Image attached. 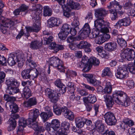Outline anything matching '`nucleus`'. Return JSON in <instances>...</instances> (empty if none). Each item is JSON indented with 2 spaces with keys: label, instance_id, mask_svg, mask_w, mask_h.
I'll return each instance as SVG.
<instances>
[{
  "label": "nucleus",
  "instance_id": "37998d69",
  "mask_svg": "<svg viewBox=\"0 0 135 135\" xmlns=\"http://www.w3.org/2000/svg\"><path fill=\"white\" fill-rule=\"evenodd\" d=\"M109 11L110 14V16L112 20H116L118 17L117 13L112 9L109 10Z\"/></svg>",
  "mask_w": 135,
  "mask_h": 135
},
{
  "label": "nucleus",
  "instance_id": "a19ab883",
  "mask_svg": "<svg viewBox=\"0 0 135 135\" xmlns=\"http://www.w3.org/2000/svg\"><path fill=\"white\" fill-rule=\"evenodd\" d=\"M99 30L97 28L96 30H94L90 34V37L91 38H96L99 36Z\"/></svg>",
  "mask_w": 135,
  "mask_h": 135
},
{
  "label": "nucleus",
  "instance_id": "7ed1b4c3",
  "mask_svg": "<svg viewBox=\"0 0 135 135\" xmlns=\"http://www.w3.org/2000/svg\"><path fill=\"white\" fill-rule=\"evenodd\" d=\"M6 83L8 86L6 90L7 93L13 95L19 92L18 88L19 84L16 80L11 79L7 80Z\"/></svg>",
  "mask_w": 135,
  "mask_h": 135
},
{
  "label": "nucleus",
  "instance_id": "6ab92c4d",
  "mask_svg": "<svg viewBox=\"0 0 135 135\" xmlns=\"http://www.w3.org/2000/svg\"><path fill=\"white\" fill-rule=\"evenodd\" d=\"M105 49L109 51H113L117 48V44L114 42H109L106 44L104 46Z\"/></svg>",
  "mask_w": 135,
  "mask_h": 135
},
{
  "label": "nucleus",
  "instance_id": "9b49d317",
  "mask_svg": "<svg viewBox=\"0 0 135 135\" xmlns=\"http://www.w3.org/2000/svg\"><path fill=\"white\" fill-rule=\"evenodd\" d=\"M95 16L98 18L97 20L100 21L103 20V17L108 13V11L102 8L95 9Z\"/></svg>",
  "mask_w": 135,
  "mask_h": 135
},
{
  "label": "nucleus",
  "instance_id": "6e6d98bb",
  "mask_svg": "<svg viewBox=\"0 0 135 135\" xmlns=\"http://www.w3.org/2000/svg\"><path fill=\"white\" fill-rule=\"evenodd\" d=\"M66 107L60 108L59 109L55 111L54 112L57 115H60L61 114V113H62L63 115L64 111L63 110H65Z\"/></svg>",
  "mask_w": 135,
  "mask_h": 135
},
{
  "label": "nucleus",
  "instance_id": "39448f33",
  "mask_svg": "<svg viewBox=\"0 0 135 135\" xmlns=\"http://www.w3.org/2000/svg\"><path fill=\"white\" fill-rule=\"evenodd\" d=\"M17 20L16 21H13L8 19L5 21L2 20V24L1 26V32L4 34L6 33L9 28L17 23Z\"/></svg>",
  "mask_w": 135,
  "mask_h": 135
},
{
  "label": "nucleus",
  "instance_id": "bb28decb",
  "mask_svg": "<svg viewBox=\"0 0 135 135\" xmlns=\"http://www.w3.org/2000/svg\"><path fill=\"white\" fill-rule=\"evenodd\" d=\"M38 12H36L35 11H33L31 16L32 17V20L33 22H40V17L39 14H40Z\"/></svg>",
  "mask_w": 135,
  "mask_h": 135
},
{
  "label": "nucleus",
  "instance_id": "e433bc0d",
  "mask_svg": "<svg viewBox=\"0 0 135 135\" xmlns=\"http://www.w3.org/2000/svg\"><path fill=\"white\" fill-rule=\"evenodd\" d=\"M48 94L51 102L53 103H56L57 102L58 98L56 96L55 94L51 93L50 94L49 93Z\"/></svg>",
  "mask_w": 135,
  "mask_h": 135
},
{
  "label": "nucleus",
  "instance_id": "f704fd0d",
  "mask_svg": "<svg viewBox=\"0 0 135 135\" xmlns=\"http://www.w3.org/2000/svg\"><path fill=\"white\" fill-rule=\"evenodd\" d=\"M33 11H35L36 12H38L41 13L42 8L41 6L39 4H33L32 6Z\"/></svg>",
  "mask_w": 135,
  "mask_h": 135
},
{
  "label": "nucleus",
  "instance_id": "49530a36",
  "mask_svg": "<svg viewBox=\"0 0 135 135\" xmlns=\"http://www.w3.org/2000/svg\"><path fill=\"white\" fill-rule=\"evenodd\" d=\"M3 98L4 99L8 102H13L16 100V98L13 97H10L8 94L5 95H4Z\"/></svg>",
  "mask_w": 135,
  "mask_h": 135
},
{
  "label": "nucleus",
  "instance_id": "c03bdc74",
  "mask_svg": "<svg viewBox=\"0 0 135 135\" xmlns=\"http://www.w3.org/2000/svg\"><path fill=\"white\" fill-rule=\"evenodd\" d=\"M111 74L110 70L109 68L106 67L104 68L102 74V76L104 77L106 76H109Z\"/></svg>",
  "mask_w": 135,
  "mask_h": 135
},
{
  "label": "nucleus",
  "instance_id": "603ef678",
  "mask_svg": "<svg viewBox=\"0 0 135 135\" xmlns=\"http://www.w3.org/2000/svg\"><path fill=\"white\" fill-rule=\"evenodd\" d=\"M40 115L44 122H45L49 119L48 114L45 112H41L40 114Z\"/></svg>",
  "mask_w": 135,
  "mask_h": 135
},
{
  "label": "nucleus",
  "instance_id": "774afa93",
  "mask_svg": "<svg viewBox=\"0 0 135 135\" xmlns=\"http://www.w3.org/2000/svg\"><path fill=\"white\" fill-rule=\"evenodd\" d=\"M127 85L130 88H132L134 87V83L133 81L130 80L127 82Z\"/></svg>",
  "mask_w": 135,
  "mask_h": 135
},
{
  "label": "nucleus",
  "instance_id": "f257e3e1",
  "mask_svg": "<svg viewBox=\"0 0 135 135\" xmlns=\"http://www.w3.org/2000/svg\"><path fill=\"white\" fill-rule=\"evenodd\" d=\"M39 114L38 110L34 109L29 113V118L28 119V124L31 128L35 131L34 135H38L39 132H43L45 130L43 127L39 126L36 120Z\"/></svg>",
  "mask_w": 135,
  "mask_h": 135
},
{
  "label": "nucleus",
  "instance_id": "79ce46f5",
  "mask_svg": "<svg viewBox=\"0 0 135 135\" xmlns=\"http://www.w3.org/2000/svg\"><path fill=\"white\" fill-rule=\"evenodd\" d=\"M105 40L103 37L99 36L96 37L95 41L96 44L100 45L104 43Z\"/></svg>",
  "mask_w": 135,
  "mask_h": 135
},
{
  "label": "nucleus",
  "instance_id": "7c9ffc66",
  "mask_svg": "<svg viewBox=\"0 0 135 135\" xmlns=\"http://www.w3.org/2000/svg\"><path fill=\"white\" fill-rule=\"evenodd\" d=\"M10 110L12 113H16L19 110L18 105L15 103H13L9 105Z\"/></svg>",
  "mask_w": 135,
  "mask_h": 135
},
{
  "label": "nucleus",
  "instance_id": "bf43d9fd",
  "mask_svg": "<svg viewBox=\"0 0 135 135\" xmlns=\"http://www.w3.org/2000/svg\"><path fill=\"white\" fill-rule=\"evenodd\" d=\"M91 65L90 63L85 65L84 66L82 71L84 72H87L88 71L91 69Z\"/></svg>",
  "mask_w": 135,
  "mask_h": 135
},
{
  "label": "nucleus",
  "instance_id": "2eb2a0df",
  "mask_svg": "<svg viewBox=\"0 0 135 135\" xmlns=\"http://www.w3.org/2000/svg\"><path fill=\"white\" fill-rule=\"evenodd\" d=\"M104 97L107 107L109 108H111L114 104L112 97L109 94H106L104 95Z\"/></svg>",
  "mask_w": 135,
  "mask_h": 135
},
{
  "label": "nucleus",
  "instance_id": "f8f14e48",
  "mask_svg": "<svg viewBox=\"0 0 135 135\" xmlns=\"http://www.w3.org/2000/svg\"><path fill=\"white\" fill-rule=\"evenodd\" d=\"M40 23L39 22H34L32 27H26V31L27 32V34L26 33L25 34L27 37H28L30 34L29 32H30L38 31L40 30L39 26Z\"/></svg>",
  "mask_w": 135,
  "mask_h": 135
},
{
  "label": "nucleus",
  "instance_id": "0eeeda50",
  "mask_svg": "<svg viewBox=\"0 0 135 135\" xmlns=\"http://www.w3.org/2000/svg\"><path fill=\"white\" fill-rule=\"evenodd\" d=\"M104 117L106 122L108 125H114L117 122V120L114 114L110 112L106 113L104 115Z\"/></svg>",
  "mask_w": 135,
  "mask_h": 135
},
{
  "label": "nucleus",
  "instance_id": "5701e85b",
  "mask_svg": "<svg viewBox=\"0 0 135 135\" xmlns=\"http://www.w3.org/2000/svg\"><path fill=\"white\" fill-rule=\"evenodd\" d=\"M32 69H30L24 70L22 71L21 75L22 78L24 79H30L31 77L30 72Z\"/></svg>",
  "mask_w": 135,
  "mask_h": 135
},
{
  "label": "nucleus",
  "instance_id": "2f4dec72",
  "mask_svg": "<svg viewBox=\"0 0 135 135\" xmlns=\"http://www.w3.org/2000/svg\"><path fill=\"white\" fill-rule=\"evenodd\" d=\"M16 61H19L23 60L24 57V54L21 52H17L13 53Z\"/></svg>",
  "mask_w": 135,
  "mask_h": 135
},
{
  "label": "nucleus",
  "instance_id": "13d9d810",
  "mask_svg": "<svg viewBox=\"0 0 135 135\" xmlns=\"http://www.w3.org/2000/svg\"><path fill=\"white\" fill-rule=\"evenodd\" d=\"M133 4L130 1H128L124 5V8L125 9H128L131 8L133 6Z\"/></svg>",
  "mask_w": 135,
  "mask_h": 135
},
{
  "label": "nucleus",
  "instance_id": "393cba45",
  "mask_svg": "<svg viewBox=\"0 0 135 135\" xmlns=\"http://www.w3.org/2000/svg\"><path fill=\"white\" fill-rule=\"evenodd\" d=\"M42 44L37 40L32 41L30 44V47L32 49H37L40 47Z\"/></svg>",
  "mask_w": 135,
  "mask_h": 135
},
{
  "label": "nucleus",
  "instance_id": "20e7f679",
  "mask_svg": "<svg viewBox=\"0 0 135 135\" xmlns=\"http://www.w3.org/2000/svg\"><path fill=\"white\" fill-rule=\"evenodd\" d=\"M120 56L122 58L129 61L132 60L135 57V51L132 49L124 48L121 51Z\"/></svg>",
  "mask_w": 135,
  "mask_h": 135
},
{
  "label": "nucleus",
  "instance_id": "473e14b6",
  "mask_svg": "<svg viewBox=\"0 0 135 135\" xmlns=\"http://www.w3.org/2000/svg\"><path fill=\"white\" fill-rule=\"evenodd\" d=\"M112 88L110 83L107 82L106 83L105 87L104 89V92L105 93L109 94L111 93Z\"/></svg>",
  "mask_w": 135,
  "mask_h": 135
},
{
  "label": "nucleus",
  "instance_id": "ea45409f",
  "mask_svg": "<svg viewBox=\"0 0 135 135\" xmlns=\"http://www.w3.org/2000/svg\"><path fill=\"white\" fill-rule=\"evenodd\" d=\"M61 126L63 128L61 129L60 128V129H62V131H64L63 130L66 131H68L70 127V124L69 122L64 121L62 123Z\"/></svg>",
  "mask_w": 135,
  "mask_h": 135
},
{
  "label": "nucleus",
  "instance_id": "dca6fc26",
  "mask_svg": "<svg viewBox=\"0 0 135 135\" xmlns=\"http://www.w3.org/2000/svg\"><path fill=\"white\" fill-rule=\"evenodd\" d=\"M92 129H96L99 132L102 133L104 131L105 127L104 125L99 121H97L94 126H92Z\"/></svg>",
  "mask_w": 135,
  "mask_h": 135
},
{
  "label": "nucleus",
  "instance_id": "c756f323",
  "mask_svg": "<svg viewBox=\"0 0 135 135\" xmlns=\"http://www.w3.org/2000/svg\"><path fill=\"white\" fill-rule=\"evenodd\" d=\"M16 61L14 54L13 53L10 54L7 60V62L8 64L11 66H12L16 64Z\"/></svg>",
  "mask_w": 135,
  "mask_h": 135
},
{
  "label": "nucleus",
  "instance_id": "5fc2aeb1",
  "mask_svg": "<svg viewBox=\"0 0 135 135\" xmlns=\"http://www.w3.org/2000/svg\"><path fill=\"white\" fill-rule=\"evenodd\" d=\"M127 68L131 73L133 74H135V67L132 64H128Z\"/></svg>",
  "mask_w": 135,
  "mask_h": 135
},
{
  "label": "nucleus",
  "instance_id": "a18cd8bd",
  "mask_svg": "<svg viewBox=\"0 0 135 135\" xmlns=\"http://www.w3.org/2000/svg\"><path fill=\"white\" fill-rule=\"evenodd\" d=\"M70 25L67 24H65L62 27L61 30L69 33L70 31Z\"/></svg>",
  "mask_w": 135,
  "mask_h": 135
},
{
  "label": "nucleus",
  "instance_id": "a211bd4d",
  "mask_svg": "<svg viewBox=\"0 0 135 135\" xmlns=\"http://www.w3.org/2000/svg\"><path fill=\"white\" fill-rule=\"evenodd\" d=\"M83 100L85 103L88 102L89 103L93 104L97 101V98L95 95L90 94L87 97L83 98Z\"/></svg>",
  "mask_w": 135,
  "mask_h": 135
},
{
  "label": "nucleus",
  "instance_id": "c85d7f7f",
  "mask_svg": "<svg viewBox=\"0 0 135 135\" xmlns=\"http://www.w3.org/2000/svg\"><path fill=\"white\" fill-rule=\"evenodd\" d=\"M75 45L78 48L80 49H84L91 46L89 43L84 40L81 41L79 44Z\"/></svg>",
  "mask_w": 135,
  "mask_h": 135
},
{
  "label": "nucleus",
  "instance_id": "423d86ee",
  "mask_svg": "<svg viewBox=\"0 0 135 135\" xmlns=\"http://www.w3.org/2000/svg\"><path fill=\"white\" fill-rule=\"evenodd\" d=\"M107 24V22H105L104 20H96L94 21V26L96 28L102 32L106 33L109 32L108 29L106 26Z\"/></svg>",
  "mask_w": 135,
  "mask_h": 135
},
{
  "label": "nucleus",
  "instance_id": "de8ad7c7",
  "mask_svg": "<svg viewBox=\"0 0 135 135\" xmlns=\"http://www.w3.org/2000/svg\"><path fill=\"white\" fill-rule=\"evenodd\" d=\"M28 6L25 4H22L19 8L21 12H23L24 13V15L26 14L28 12Z\"/></svg>",
  "mask_w": 135,
  "mask_h": 135
},
{
  "label": "nucleus",
  "instance_id": "1a4fd4ad",
  "mask_svg": "<svg viewBox=\"0 0 135 135\" xmlns=\"http://www.w3.org/2000/svg\"><path fill=\"white\" fill-rule=\"evenodd\" d=\"M90 32V29L89 25L86 23L84 25L82 32L79 35V37L81 40H83L88 36Z\"/></svg>",
  "mask_w": 135,
  "mask_h": 135
},
{
  "label": "nucleus",
  "instance_id": "b1692460",
  "mask_svg": "<svg viewBox=\"0 0 135 135\" xmlns=\"http://www.w3.org/2000/svg\"><path fill=\"white\" fill-rule=\"evenodd\" d=\"M51 9L48 6H45L43 7L42 15L45 17L51 16L52 14Z\"/></svg>",
  "mask_w": 135,
  "mask_h": 135
},
{
  "label": "nucleus",
  "instance_id": "052dcab7",
  "mask_svg": "<svg viewBox=\"0 0 135 135\" xmlns=\"http://www.w3.org/2000/svg\"><path fill=\"white\" fill-rule=\"evenodd\" d=\"M57 45L54 42L51 43L50 45L49 48L50 49L54 50V52L55 53V51L56 50V49L57 48Z\"/></svg>",
  "mask_w": 135,
  "mask_h": 135
},
{
  "label": "nucleus",
  "instance_id": "338daca9",
  "mask_svg": "<svg viewBox=\"0 0 135 135\" xmlns=\"http://www.w3.org/2000/svg\"><path fill=\"white\" fill-rule=\"evenodd\" d=\"M81 61L85 65L90 64L89 59L87 57L85 56H84L82 58V60Z\"/></svg>",
  "mask_w": 135,
  "mask_h": 135
},
{
  "label": "nucleus",
  "instance_id": "4c0bfd02",
  "mask_svg": "<svg viewBox=\"0 0 135 135\" xmlns=\"http://www.w3.org/2000/svg\"><path fill=\"white\" fill-rule=\"evenodd\" d=\"M90 63L91 64L92 66V64L94 65H99L100 62L99 60L95 57H91L89 59Z\"/></svg>",
  "mask_w": 135,
  "mask_h": 135
},
{
  "label": "nucleus",
  "instance_id": "a878e982",
  "mask_svg": "<svg viewBox=\"0 0 135 135\" xmlns=\"http://www.w3.org/2000/svg\"><path fill=\"white\" fill-rule=\"evenodd\" d=\"M38 12H36L35 11H33L31 16L32 17V20L33 22H40V17L39 14H40Z\"/></svg>",
  "mask_w": 135,
  "mask_h": 135
},
{
  "label": "nucleus",
  "instance_id": "8fccbe9b",
  "mask_svg": "<svg viewBox=\"0 0 135 135\" xmlns=\"http://www.w3.org/2000/svg\"><path fill=\"white\" fill-rule=\"evenodd\" d=\"M81 40L79 37V35L77 37H74L73 36H70L67 39V41L69 43L71 42L74 41L79 40Z\"/></svg>",
  "mask_w": 135,
  "mask_h": 135
},
{
  "label": "nucleus",
  "instance_id": "f3484780",
  "mask_svg": "<svg viewBox=\"0 0 135 135\" xmlns=\"http://www.w3.org/2000/svg\"><path fill=\"white\" fill-rule=\"evenodd\" d=\"M63 115L66 118L70 120H73L74 119V113L71 110H69L66 107L65 110H63Z\"/></svg>",
  "mask_w": 135,
  "mask_h": 135
},
{
  "label": "nucleus",
  "instance_id": "aec40b11",
  "mask_svg": "<svg viewBox=\"0 0 135 135\" xmlns=\"http://www.w3.org/2000/svg\"><path fill=\"white\" fill-rule=\"evenodd\" d=\"M49 60L50 65L54 67H56L61 61L58 57L55 56L51 57Z\"/></svg>",
  "mask_w": 135,
  "mask_h": 135
},
{
  "label": "nucleus",
  "instance_id": "4d7b16f0",
  "mask_svg": "<svg viewBox=\"0 0 135 135\" xmlns=\"http://www.w3.org/2000/svg\"><path fill=\"white\" fill-rule=\"evenodd\" d=\"M7 60L6 58L3 56L0 55V64L3 65H6Z\"/></svg>",
  "mask_w": 135,
  "mask_h": 135
},
{
  "label": "nucleus",
  "instance_id": "864d4df0",
  "mask_svg": "<svg viewBox=\"0 0 135 135\" xmlns=\"http://www.w3.org/2000/svg\"><path fill=\"white\" fill-rule=\"evenodd\" d=\"M27 61L30 63V65H32L35 66V63L32 60V56L30 54H27Z\"/></svg>",
  "mask_w": 135,
  "mask_h": 135
},
{
  "label": "nucleus",
  "instance_id": "0e129e2a",
  "mask_svg": "<svg viewBox=\"0 0 135 135\" xmlns=\"http://www.w3.org/2000/svg\"><path fill=\"white\" fill-rule=\"evenodd\" d=\"M123 19L124 26H127L129 25L131 23V21L129 18H125Z\"/></svg>",
  "mask_w": 135,
  "mask_h": 135
},
{
  "label": "nucleus",
  "instance_id": "412c9836",
  "mask_svg": "<svg viewBox=\"0 0 135 135\" xmlns=\"http://www.w3.org/2000/svg\"><path fill=\"white\" fill-rule=\"evenodd\" d=\"M45 129L51 135H54L55 132H57V133L59 131L56 128L55 129V128L51 127L50 123L47 122L45 123Z\"/></svg>",
  "mask_w": 135,
  "mask_h": 135
},
{
  "label": "nucleus",
  "instance_id": "69168bd1",
  "mask_svg": "<svg viewBox=\"0 0 135 135\" xmlns=\"http://www.w3.org/2000/svg\"><path fill=\"white\" fill-rule=\"evenodd\" d=\"M70 7L73 9L78 10L80 8L81 6L79 3L74 2V4H73Z\"/></svg>",
  "mask_w": 135,
  "mask_h": 135
},
{
  "label": "nucleus",
  "instance_id": "ddd939ff",
  "mask_svg": "<svg viewBox=\"0 0 135 135\" xmlns=\"http://www.w3.org/2000/svg\"><path fill=\"white\" fill-rule=\"evenodd\" d=\"M47 25L49 27H52L55 26H57L60 24L59 19L54 17H51L47 20Z\"/></svg>",
  "mask_w": 135,
  "mask_h": 135
},
{
  "label": "nucleus",
  "instance_id": "4be33fe9",
  "mask_svg": "<svg viewBox=\"0 0 135 135\" xmlns=\"http://www.w3.org/2000/svg\"><path fill=\"white\" fill-rule=\"evenodd\" d=\"M37 103L36 98L33 97L30 98L28 102H24L23 105L25 107H28L36 105Z\"/></svg>",
  "mask_w": 135,
  "mask_h": 135
},
{
  "label": "nucleus",
  "instance_id": "f03ea898",
  "mask_svg": "<svg viewBox=\"0 0 135 135\" xmlns=\"http://www.w3.org/2000/svg\"><path fill=\"white\" fill-rule=\"evenodd\" d=\"M113 96L115 102L119 105L125 107L130 105L131 103L130 98L127 97L126 94L123 91L114 92Z\"/></svg>",
  "mask_w": 135,
  "mask_h": 135
},
{
  "label": "nucleus",
  "instance_id": "c9c22d12",
  "mask_svg": "<svg viewBox=\"0 0 135 135\" xmlns=\"http://www.w3.org/2000/svg\"><path fill=\"white\" fill-rule=\"evenodd\" d=\"M117 41L118 44L121 47H123V49L125 48L127 45V42L124 39L118 38L117 39Z\"/></svg>",
  "mask_w": 135,
  "mask_h": 135
},
{
  "label": "nucleus",
  "instance_id": "cd10ccee",
  "mask_svg": "<svg viewBox=\"0 0 135 135\" xmlns=\"http://www.w3.org/2000/svg\"><path fill=\"white\" fill-rule=\"evenodd\" d=\"M50 125L51 127L55 128V129L56 128L59 131L61 129L60 127V122L57 119H53Z\"/></svg>",
  "mask_w": 135,
  "mask_h": 135
},
{
  "label": "nucleus",
  "instance_id": "4468645a",
  "mask_svg": "<svg viewBox=\"0 0 135 135\" xmlns=\"http://www.w3.org/2000/svg\"><path fill=\"white\" fill-rule=\"evenodd\" d=\"M44 36V43L45 44H48L51 42L53 39V37L51 35V33L46 31H44L43 32Z\"/></svg>",
  "mask_w": 135,
  "mask_h": 135
},
{
  "label": "nucleus",
  "instance_id": "09e8293b",
  "mask_svg": "<svg viewBox=\"0 0 135 135\" xmlns=\"http://www.w3.org/2000/svg\"><path fill=\"white\" fill-rule=\"evenodd\" d=\"M59 64L56 67H57L58 70L60 72H64L65 68L64 66L63 62L61 61Z\"/></svg>",
  "mask_w": 135,
  "mask_h": 135
},
{
  "label": "nucleus",
  "instance_id": "9d476101",
  "mask_svg": "<svg viewBox=\"0 0 135 135\" xmlns=\"http://www.w3.org/2000/svg\"><path fill=\"white\" fill-rule=\"evenodd\" d=\"M82 75L84 77L87 78V80L88 82L95 86H98L101 84L100 81L96 80L95 78L94 75L83 74Z\"/></svg>",
  "mask_w": 135,
  "mask_h": 135
},
{
  "label": "nucleus",
  "instance_id": "72a5a7b5",
  "mask_svg": "<svg viewBox=\"0 0 135 135\" xmlns=\"http://www.w3.org/2000/svg\"><path fill=\"white\" fill-rule=\"evenodd\" d=\"M24 97L27 99L31 96V91L28 87H25L23 89Z\"/></svg>",
  "mask_w": 135,
  "mask_h": 135
},
{
  "label": "nucleus",
  "instance_id": "3c124183",
  "mask_svg": "<svg viewBox=\"0 0 135 135\" xmlns=\"http://www.w3.org/2000/svg\"><path fill=\"white\" fill-rule=\"evenodd\" d=\"M27 124L26 120L24 118H21L19 121V126L23 128L26 126Z\"/></svg>",
  "mask_w": 135,
  "mask_h": 135
},
{
  "label": "nucleus",
  "instance_id": "e2e57ef3",
  "mask_svg": "<svg viewBox=\"0 0 135 135\" xmlns=\"http://www.w3.org/2000/svg\"><path fill=\"white\" fill-rule=\"evenodd\" d=\"M123 25L124 26V24L123 19H122L119 20L114 26L115 27V28H117L118 27L120 28Z\"/></svg>",
  "mask_w": 135,
  "mask_h": 135
},
{
  "label": "nucleus",
  "instance_id": "58836bf2",
  "mask_svg": "<svg viewBox=\"0 0 135 135\" xmlns=\"http://www.w3.org/2000/svg\"><path fill=\"white\" fill-rule=\"evenodd\" d=\"M69 34V33L65 32L63 30H61V31L58 34V36L61 39L64 40L67 37Z\"/></svg>",
  "mask_w": 135,
  "mask_h": 135
},
{
  "label": "nucleus",
  "instance_id": "6e6552de",
  "mask_svg": "<svg viewBox=\"0 0 135 135\" xmlns=\"http://www.w3.org/2000/svg\"><path fill=\"white\" fill-rule=\"evenodd\" d=\"M128 74L127 67L123 66L119 68L115 75L117 78L122 79L128 76Z\"/></svg>",
  "mask_w": 135,
  "mask_h": 135
},
{
  "label": "nucleus",
  "instance_id": "680f3d73",
  "mask_svg": "<svg viewBox=\"0 0 135 135\" xmlns=\"http://www.w3.org/2000/svg\"><path fill=\"white\" fill-rule=\"evenodd\" d=\"M55 84L57 87L61 88L64 84L62 83L60 79H57L55 82Z\"/></svg>",
  "mask_w": 135,
  "mask_h": 135
}]
</instances>
